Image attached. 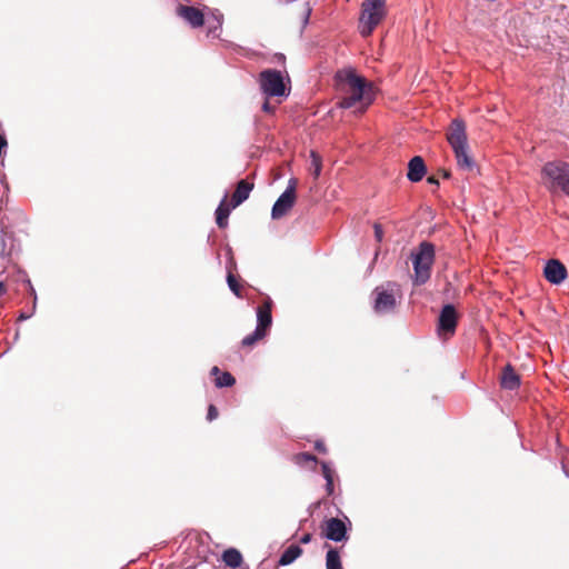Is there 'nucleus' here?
I'll use <instances>...</instances> for the list:
<instances>
[{
	"label": "nucleus",
	"mask_w": 569,
	"mask_h": 569,
	"mask_svg": "<svg viewBox=\"0 0 569 569\" xmlns=\"http://www.w3.org/2000/svg\"><path fill=\"white\" fill-rule=\"evenodd\" d=\"M176 12L178 17L182 18L192 28L202 27L204 23L203 12L196 7L179 4Z\"/></svg>",
	"instance_id": "obj_12"
},
{
	"label": "nucleus",
	"mask_w": 569,
	"mask_h": 569,
	"mask_svg": "<svg viewBox=\"0 0 569 569\" xmlns=\"http://www.w3.org/2000/svg\"><path fill=\"white\" fill-rule=\"evenodd\" d=\"M373 230H375V238H376V240L378 242H381L382 239H383V230H382L381 224L375 223L373 224Z\"/></svg>",
	"instance_id": "obj_30"
},
{
	"label": "nucleus",
	"mask_w": 569,
	"mask_h": 569,
	"mask_svg": "<svg viewBox=\"0 0 569 569\" xmlns=\"http://www.w3.org/2000/svg\"><path fill=\"white\" fill-rule=\"evenodd\" d=\"M520 376L515 371V368L508 363L503 367L500 386L505 390L513 391L520 387Z\"/></svg>",
	"instance_id": "obj_15"
},
{
	"label": "nucleus",
	"mask_w": 569,
	"mask_h": 569,
	"mask_svg": "<svg viewBox=\"0 0 569 569\" xmlns=\"http://www.w3.org/2000/svg\"><path fill=\"white\" fill-rule=\"evenodd\" d=\"M310 159H311L312 176L315 179H318L321 173V169H322L321 157L316 151H311Z\"/></svg>",
	"instance_id": "obj_24"
},
{
	"label": "nucleus",
	"mask_w": 569,
	"mask_h": 569,
	"mask_svg": "<svg viewBox=\"0 0 569 569\" xmlns=\"http://www.w3.org/2000/svg\"><path fill=\"white\" fill-rule=\"evenodd\" d=\"M302 553V549L298 545L289 546L280 556L278 563L280 566H289Z\"/></svg>",
	"instance_id": "obj_19"
},
{
	"label": "nucleus",
	"mask_w": 569,
	"mask_h": 569,
	"mask_svg": "<svg viewBox=\"0 0 569 569\" xmlns=\"http://www.w3.org/2000/svg\"><path fill=\"white\" fill-rule=\"evenodd\" d=\"M210 375L214 377L217 388H230L236 383V379L230 372L221 371L217 366L211 368Z\"/></svg>",
	"instance_id": "obj_17"
},
{
	"label": "nucleus",
	"mask_w": 569,
	"mask_h": 569,
	"mask_svg": "<svg viewBox=\"0 0 569 569\" xmlns=\"http://www.w3.org/2000/svg\"><path fill=\"white\" fill-rule=\"evenodd\" d=\"M227 283H228V287L229 289L237 296V297H241L240 295V284L238 282V280L236 279V277L232 274L231 271H228V274H227Z\"/></svg>",
	"instance_id": "obj_25"
},
{
	"label": "nucleus",
	"mask_w": 569,
	"mask_h": 569,
	"mask_svg": "<svg viewBox=\"0 0 569 569\" xmlns=\"http://www.w3.org/2000/svg\"><path fill=\"white\" fill-rule=\"evenodd\" d=\"M226 199H227V193L224 194L223 199L221 200L218 208L216 209V223L221 229H223L228 226V218L231 213V210L236 208V207H232V202L227 204Z\"/></svg>",
	"instance_id": "obj_18"
},
{
	"label": "nucleus",
	"mask_w": 569,
	"mask_h": 569,
	"mask_svg": "<svg viewBox=\"0 0 569 569\" xmlns=\"http://www.w3.org/2000/svg\"><path fill=\"white\" fill-rule=\"evenodd\" d=\"M267 335L264 332H262V330L254 328L253 332H251L250 335L246 336L242 339L241 343L244 347H250V346H253L257 341L263 339Z\"/></svg>",
	"instance_id": "obj_23"
},
{
	"label": "nucleus",
	"mask_w": 569,
	"mask_h": 569,
	"mask_svg": "<svg viewBox=\"0 0 569 569\" xmlns=\"http://www.w3.org/2000/svg\"><path fill=\"white\" fill-rule=\"evenodd\" d=\"M212 22L208 20V36L218 38L220 36L223 22V16L220 12L212 13Z\"/></svg>",
	"instance_id": "obj_21"
},
{
	"label": "nucleus",
	"mask_w": 569,
	"mask_h": 569,
	"mask_svg": "<svg viewBox=\"0 0 569 569\" xmlns=\"http://www.w3.org/2000/svg\"><path fill=\"white\" fill-rule=\"evenodd\" d=\"M441 176L443 179H449L451 177V173L448 170H442Z\"/></svg>",
	"instance_id": "obj_40"
},
{
	"label": "nucleus",
	"mask_w": 569,
	"mask_h": 569,
	"mask_svg": "<svg viewBox=\"0 0 569 569\" xmlns=\"http://www.w3.org/2000/svg\"><path fill=\"white\" fill-rule=\"evenodd\" d=\"M427 173L425 160L420 156H415L408 162L407 179L410 182H419Z\"/></svg>",
	"instance_id": "obj_14"
},
{
	"label": "nucleus",
	"mask_w": 569,
	"mask_h": 569,
	"mask_svg": "<svg viewBox=\"0 0 569 569\" xmlns=\"http://www.w3.org/2000/svg\"><path fill=\"white\" fill-rule=\"evenodd\" d=\"M297 465H303L306 462H317V457L309 452H301L295 457Z\"/></svg>",
	"instance_id": "obj_26"
},
{
	"label": "nucleus",
	"mask_w": 569,
	"mask_h": 569,
	"mask_svg": "<svg viewBox=\"0 0 569 569\" xmlns=\"http://www.w3.org/2000/svg\"><path fill=\"white\" fill-rule=\"evenodd\" d=\"M7 146L8 143L6 137L0 134V157L6 153Z\"/></svg>",
	"instance_id": "obj_33"
},
{
	"label": "nucleus",
	"mask_w": 569,
	"mask_h": 569,
	"mask_svg": "<svg viewBox=\"0 0 569 569\" xmlns=\"http://www.w3.org/2000/svg\"><path fill=\"white\" fill-rule=\"evenodd\" d=\"M262 110L267 113H272L274 111V107L270 104V102L268 100H266L263 103H262Z\"/></svg>",
	"instance_id": "obj_35"
},
{
	"label": "nucleus",
	"mask_w": 569,
	"mask_h": 569,
	"mask_svg": "<svg viewBox=\"0 0 569 569\" xmlns=\"http://www.w3.org/2000/svg\"><path fill=\"white\" fill-rule=\"evenodd\" d=\"M312 539V535L311 533H305L301 538H300V542L303 543V545H307L311 541Z\"/></svg>",
	"instance_id": "obj_37"
},
{
	"label": "nucleus",
	"mask_w": 569,
	"mask_h": 569,
	"mask_svg": "<svg viewBox=\"0 0 569 569\" xmlns=\"http://www.w3.org/2000/svg\"><path fill=\"white\" fill-rule=\"evenodd\" d=\"M326 491L328 496L333 495L335 488H333V478L326 479Z\"/></svg>",
	"instance_id": "obj_32"
},
{
	"label": "nucleus",
	"mask_w": 569,
	"mask_h": 569,
	"mask_svg": "<svg viewBox=\"0 0 569 569\" xmlns=\"http://www.w3.org/2000/svg\"><path fill=\"white\" fill-rule=\"evenodd\" d=\"M427 182L430 183V184L439 186V180L436 177H433V176H429L427 178Z\"/></svg>",
	"instance_id": "obj_38"
},
{
	"label": "nucleus",
	"mask_w": 569,
	"mask_h": 569,
	"mask_svg": "<svg viewBox=\"0 0 569 569\" xmlns=\"http://www.w3.org/2000/svg\"><path fill=\"white\" fill-rule=\"evenodd\" d=\"M286 189H291V193L292 196H297L296 193V189H297V180L295 178H291L289 181H288V186Z\"/></svg>",
	"instance_id": "obj_34"
},
{
	"label": "nucleus",
	"mask_w": 569,
	"mask_h": 569,
	"mask_svg": "<svg viewBox=\"0 0 569 569\" xmlns=\"http://www.w3.org/2000/svg\"><path fill=\"white\" fill-rule=\"evenodd\" d=\"M259 86L266 97H288L290 89L287 88L283 74L277 69H266L259 74Z\"/></svg>",
	"instance_id": "obj_5"
},
{
	"label": "nucleus",
	"mask_w": 569,
	"mask_h": 569,
	"mask_svg": "<svg viewBox=\"0 0 569 569\" xmlns=\"http://www.w3.org/2000/svg\"><path fill=\"white\" fill-rule=\"evenodd\" d=\"M252 189H253L252 183H250L243 179L238 181L236 190L231 197L232 207H238L243 201H246L249 198Z\"/></svg>",
	"instance_id": "obj_16"
},
{
	"label": "nucleus",
	"mask_w": 569,
	"mask_h": 569,
	"mask_svg": "<svg viewBox=\"0 0 569 569\" xmlns=\"http://www.w3.org/2000/svg\"><path fill=\"white\" fill-rule=\"evenodd\" d=\"M561 466H562V470H563V473L569 477V451H567L562 459H561Z\"/></svg>",
	"instance_id": "obj_29"
},
{
	"label": "nucleus",
	"mask_w": 569,
	"mask_h": 569,
	"mask_svg": "<svg viewBox=\"0 0 569 569\" xmlns=\"http://www.w3.org/2000/svg\"><path fill=\"white\" fill-rule=\"evenodd\" d=\"M458 325V313L452 303H446L439 313L437 330L439 335L452 336Z\"/></svg>",
	"instance_id": "obj_9"
},
{
	"label": "nucleus",
	"mask_w": 569,
	"mask_h": 569,
	"mask_svg": "<svg viewBox=\"0 0 569 569\" xmlns=\"http://www.w3.org/2000/svg\"><path fill=\"white\" fill-rule=\"evenodd\" d=\"M413 264V283L425 284L431 276V267L435 261V246L429 241H422L417 251L411 253Z\"/></svg>",
	"instance_id": "obj_3"
},
{
	"label": "nucleus",
	"mask_w": 569,
	"mask_h": 569,
	"mask_svg": "<svg viewBox=\"0 0 569 569\" xmlns=\"http://www.w3.org/2000/svg\"><path fill=\"white\" fill-rule=\"evenodd\" d=\"M6 234L2 236L1 238V242H2V246L4 247L6 246V239H4Z\"/></svg>",
	"instance_id": "obj_41"
},
{
	"label": "nucleus",
	"mask_w": 569,
	"mask_h": 569,
	"mask_svg": "<svg viewBox=\"0 0 569 569\" xmlns=\"http://www.w3.org/2000/svg\"><path fill=\"white\" fill-rule=\"evenodd\" d=\"M386 14V0H363L359 18V33L369 37Z\"/></svg>",
	"instance_id": "obj_4"
},
{
	"label": "nucleus",
	"mask_w": 569,
	"mask_h": 569,
	"mask_svg": "<svg viewBox=\"0 0 569 569\" xmlns=\"http://www.w3.org/2000/svg\"><path fill=\"white\" fill-rule=\"evenodd\" d=\"M297 196H292L291 189H286L276 200L271 209V218L279 220L284 217L296 202Z\"/></svg>",
	"instance_id": "obj_11"
},
{
	"label": "nucleus",
	"mask_w": 569,
	"mask_h": 569,
	"mask_svg": "<svg viewBox=\"0 0 569 569\" xmlns=\"http://www.w3.org/2000/svg\"><path fill=\"white\" fill-rule=\"evenodd\" d=\"M222 560L228 567L236 569V568L240 567L243 559H242V555L239 550H237L234 548H229L223 551Z\"/></svg>",
	"instance_id": "obj_20"
},
{
	"label": "nucleus",
	"mask_w": 569,
	"mask_h": 569,
	"mask_svg": "<svg viewBox=\"0 0 569 569\" xmlns=\"http://www.w3.org/2000/svg\"><path fill=\"white\" fill-rule=\"evenodd\" d=\"M32 313H26V312H21L19 318H18V321H24L29 318H31Z\"/></svg>",
	"instance_id": "obj_39"
},
{
	"label": "nucleus",
	"mask_w": 569,
	"mask_h": 569,
	"mask_svg": "<svg viewBox=\"0 0 569 569\" xmlns=\"http://www.w3.org/2000/svg\"><path fill=\"white\" fill-rule=\"evenodd\" d=\"M543 276L551 284H561L568 277L566 266L558 259H550L543 268Z\"/></svg>",
	"instance_id": "obj_10"
},
{
	"label": "nucleus",
	"mask_w": 569,
	"mask_h": 569,
	"mask_svg": "<svg viewBox=\"0 0 569 569\" xmlns=\"http://www.w3.org/2000/svg\"><path fill=\"white\" fill-rule=\"evenodd\" d=\"M218 417V409L216 406L210 405L207 412V419L208 421H212Z\"/></svg>",
	"instance_id": "obj_31"
},
{
	"label": "nucleus",
	"mask_w": 569,
	"mask_h": 569,
	"mask_svg": "<svg viewBox=\"0 0 569 569\" xmlns=\"http://www.w3.org/2000/svg\"><path fill=\"white\" fill-rule=\"evenodd\" d=\"M327 569H342L341 558L337 548L330 547L326 555Z\"/></svg>",
	"instance_id": "obj_22"
},
{
	"label": "nucleus",
	"mask_w": 569,
	"mask_h": 569,
	"mask_svg": "<svg viewBox=\"0 0 569 569\" xmlns=\"http://www.w3.org/2000/svg\"><path fill=\"white\" fill-rule=\"evenodd\" d=\"M351 522L345 516V520L339 518H330L326 521L325 538L335 542H342L348 540V530Z\"/></svg>",
	"instance_id": "obj_8"
},
{
	"label": "nucleus",
	"mask_w": 569,
	"mask_h": 569,
	"mask_svg": "<svg viewBox=\"0 0 569 569\" xmlns=\"http://www.w3.org/2000/svg\"><path fill=\"white\" fill-rule=\"evenodd\" d=\"M337 78L349 87L346 96L338 102L340 109H350L357 102H363L365 107L372 103L375 99L373 84L356 73L353 69L349 68L337 72Z\"/></svg>",
	"instance_id": "obj_1"
},
{
	"label": "nucleus",
	"mask_w": 569,
	"mask_h": 569,
	"mask_svg": "<svg viewBox=\"0 0 569 569\" xmlns=\"http://www.w3.org/2000/svg\"><path fill=\"white\" fill-rule=\"evenodd\" d=\"M542 173L550 181V190H561L569 196V163L562 161L548 162L543 166Z\"/></svg>",
	"instance_id": "obj_6"
},
{
	"label": "nucleus",
	"mask_w": 569,
	"mask_h": 569,
	"mask_svg": "<svg viewBox=\"0 0 569 569\" xmlns=\"http://www.w3.org/2000/svg\"><path fill=\"white\" fill-rule=\"evenodd\" d=\"M321 471H322V476H323L325 480L333 478L335 471H333L330 462L322 461L321 462Z\"/></svg>",
	"instance_id": "obj_28"
},
{
	"label": "nucleus",
	"mask_w": 569,
	"mask_h": 569,
	"mask_svg": "<svg viewBox=\"0 0 569 569\" xmlns=\"http://www.w3.org/2000/svg\"><path fill=\"white\" fill-rule=\"evenodd\" d=\"M271 308H272V300L270 297H267L263 305L259 306L256 310V315H257L256 329L262 330V332H264L266 335L272 325Z\"/></svg>",
	"instance_id": "obj_13"
},
{
	"label": "nucleus",
	"mask_w": 569,
	"mask_h": 569,
	"mask_svg": "<svg viewBox=\"0 0 569 569\" xmlns=\"http://www.w3.org/2000/svg\"><path fill=\"white\" fill-rule=\"evenodd\" d=\"M32 309H36V297L32 299Z\"/></svg>",
	"instance_id": "obj_42"
},
{
	"label": "nucleus",
	"mask_w": 569,
	"mask_h": 569,
	"mask_svg": "<svg viewBox=\"0 0 569 569\" xmlns=\"http://www.w3.org/2000/svg\"><path fill=\"white\" fill-rule=\"evenodd\" d=\"M311 12L312 8L310 7L309 2H306L301 12V31L309 24Z\"/></svg>",
	"instance_id": "obj_27"
},
{
	"label": "nucleus",
	"mask_w": 569,
	"mask_h": 569,
	"mask_svg": "<svg viewBox=\"0 0 569 569\" xmlns=\"http://www.w3.org/2000/svg\"><path fill=\"white\" fill-rule=\"evenodd\" d=\"M315 448L316 450H318L319 452H322V453H326L327 452V449H326V446L322 441H316L315 443Z\"/></svg>",
	"instance_id": "obj_36"
},
{
	"label": "nucleus",
	"mask_w": 569,
	"mask_h": 569,
	"mask_svg": "<svg viewBox=\"0 0 569 569\" xmlns=\"http://www.w3.org/2000/svg\"><path fill=\"white\" fill-rule=\"evenodd\" d=\"M28 284L30 286L31 290H33V288H32V284H31V281H30V280H28Z\"/></svg>",
	"instance_id": "obj_43"
},
{
	"label": "nucleus",
	"mask_w": 569,
	"mask_h": 569,
	"mask_svg": "<svg viewBox=\"0 0 569 569\" xmlns=\"http://www.w3.org/2000/svg\"><path fill=\"white\" fill-rule=\"evenodd\" d=\"M400 291L398 283L389 281L373 290V309L377 313H389L397 307V295Z\"/></svg>",
	"instance_id": "obj_7"
},
{
	"label": "nucleus",
	"mask_w": 569,
	"mask_h": 569,
	"mask_svg": "<svg viewBox=\"0 0 569 569\" xmlns=\"http://www.w3.org/2000/svg\"><path fill=\"white\" fill-rule=\"evenodd\" d=\"M447 139L453 150L457 166L462 170L471 171L476 167V162L468 154L466 126L461 119L452 120Z\"/></svg>",
	"instance_id": "obj_2"
}]
</instances>
